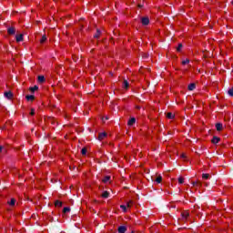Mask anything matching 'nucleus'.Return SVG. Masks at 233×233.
I'll return each mask as SVG.
<instances>
[{
	"label": "nucleus",
	"mask_w": 233,
	"mask_h": 233,
	"mask_svg": "<svg viewBox=\"0 0 233 233\" xmlns=\"http://www.w3.org/2000/svg\"><path fill=\"white\" fill-rule=\"evenodd\" d=\"M189 217H190V212H188L187 210H184L181 212V218L184 221H187V219H188Z\"/></svg>",
	"instance_id": "f257e3e1"
},
{
	"label": "nucleus",
	"mask_w": 233,
	"mask_h": 233,
	"mask_svg": "<svg viewBox=\"0 0 233 233\" xmlns=\"http://www.w3.org/2000/svg\"><path fill=\"white\" fill-rule=\"evenodd\" d=\"M7 34H8L9 35H15V27H9V28L7 29Z\"/></svg>",
	"instance_id": "f03ea898"
},
{
	"label": "nucleus",
	"mask_w": 233,
	"mask_h": 233,
	"mask_svg": "<svg viewBox=\"0 0 233 233\" xmlns=\"http://www.w3.org/2000/svg\"><path fill=\"white\" fill-rule=\"evenodd\" d=\"M219 141H221V138H219L218 137H213V138L211 139V143H213V145H218Z\"/></svg>",
	"instance_id": "7ed1b4c3"
},
{
	"label": "nucleus",
	"mask_w": 233,
	"mask_h": 233,
	"mask_svg": "<svg viewBox=\"0 0 233 233\" xmlns=\"http://www.w3.org/2000/svg\"><path fill=\"white\" fill-rule=\"evenodd\" d=\"M141 23H142V25L147 26V25H148L150 23V19H148V17H143L141 19Z\"/></svg>",
	"instance_id": "20e7f679"
},
{
	"label": "nucleus",
	"mask_w": 233,
	"mask_h": 233,
	"mask_svg": "<svg viewBox=\"0 0 233 233\" xmlns=\"http://www.w3.org/2000/svg\"><path fill=\"white\" fill-rule=\"evenodd\" d=\"M105 137H106V132H102V133L98 134L99 141H103V139H105Z\"/></svg>",
	"instance_id": "39448f33"
},
{
	"label": "nucleus",
	"mask_w": 233,
	"mask_h": 233,
	"mask_svg": "<svg viewBox=\"0 0 233 233\" xmlns=\"http://www.w3.org/2000/svg\"><path fill=\"white\" fill-rule=\"evenodd\" d=\"M216 129H217L218 132H221V130H223V124L217 123L216 124Z\"/></svg>",
	"instance_id": "423d86ee"
},
{
	"label": "nucleus",
	"mask_w": 233,
	"mask_h": 233,
	"mask_svg": "<svg viewBox=\"0 0 233 233\" xmlns=\"http://www.w3.org/2000/svg\"><path fill=\"white\" fill-rule=\"evenodd\" d=\"M5 96L7 99H12V97H14V94H12V91L5 92Z\"/></svg>",
	"instance_id": "0eeeda50"
},
{
	"label": "nucleus",
	"mask_w": 233,
	"mask_h": 233,
	"mask_svg": "<svg viewBox=\"0 0 233 233\" xmlns=\"http://www.w3.org/2000/svg\"><path fill=\"white\" fill-rule=\"evenodd\" d=\"M109 196H110V193L108 191H104L101 195V198H103L104 199H107Z\"/></svg>",
	"instance_id": "6e6552de"
},
{
	"label": "nucleus",
	"mask_w": 233,
	"mask_h": 233,
	"mask_svg": "<svg viewBox=\"0 0 233 233\" xmlns=\"http://www.w3.org/2000/svg\"><path fill=\"white\" fill-rule=\"evenodd\" d=\"M15 39H16V43H21V41H23V39H24L23 34L16 35Z\"/></svg>",
	"instance_id": "1a4fd4ad"
},
{
	"label": "nucleus",
	"mask_w": 233,
	"mask_h": 233,
	"mask_svg": "<svg viewBox=\"0 0 233 233\" xmlns=\"http://www.w3.org/2000/svg\"><path fill=\"white\" fill-rule=\"evenodd\" d=\"M135 124H136V118L135 117L130 118L127 122L128 127H132V125H135Z\"/></svg>",
	"instance_id": "9d476101"
},
{
	"label": "nucleus",
	"mask_w": 233,
	"mask_h": 233,
	"mask_svg": "<svg viewBox=\"0 0 233 233\" xmlns=\"http://www.w3.org/2000/svg\"><path fill=\"white\" fill-rule=\"evenodd\" d=\"M125 232H127V227L125 226L118 227V233H125Z\"/></svg>",
	"instance_id": "9b49d317"
},
{
	"label": "nucleus",
	"mask_w": 233,
	"mask_h": 233,
	"mask_svg": "<svg viewBox=\"0 0 233 233\" xmlns=\"http://www.w3.org/2000/svg\"><path fill=\"white\" fill-rule=\"evenodd\" d=\"M25 99H26L27 101H34V100L35 99V96L34 95H27V96H25Z\"/></svg>",
	"instance_id": "f8f14e48"
},
{
	"label": "nucleus",
	"mask_w": 233,
	"mask_h": 233,
	"mask_svg": "<svg viewBox=\"0 0 233 233\" xmlns=\"http://www.w3.org/2000/svg\"><path fill=\"white\" fill-rule=\"evenodd\" d=\"M55 207L61 208V207H63V202L59 201V200H56L55 201Z\"/></svg>",
	"instance_id": "ddd939ff"
},
{
	"label": "nucleus",
	"mask_w": 233,
	"mask_h": 233,
	"mask_svg": "<svg viewBox=\"0 0 233 233\" xmlns=\"http://www.w3.org/2000/svg\"><path fill=\"white\" fill-rule=\"evenodd\" d=\"M46 81V79L45 78L44 76H38V83H45Z\"/></svg>",
	"instance_id": "4468645a"
},
{
	"label": "nucleus",
	"mask_w": 233,
	"mask_h": 233,
	"mask_svg": "<svg viewBox=\"0 0 233 233\" xmlns=\"http://www.w3.org/2000/svg\"><path fill=\"white\" fill-rule=\"evenodd\" d=\"M128 86H130V85L128 84V81L124 80L123 81V88H126V90H128Z\"/></svg>",
	"instance_id": "2eb2a0df"
},
{
	"label": "nucleus",
	"mask_w": 233,
	"mask_h": 233,
	"mask_svg": "<svg viewBox=\"0 0 233 233\" xmlns=\"http://www.w3.org/2000/svg\"><path fill=\"white\" fill-rule=\"evenodd\" d=\"M195 88H196V84H194V83L189 84L187 86V89L189 91L195 90Z\"/></svg>",
	"instance_id": "dca6fc26"
},
{
	"label": "nucleus",
	"mask_w": 233,
	"mask_h": 233,
	"mask_svg": "<svg viewBox=\"0 0 233 233\" xmlns=\"http://www.w3.org/2000/svg\"><path fill=\"white\" fill-rule=\"evenodd\" d=\"M133 205H134V201H132V200H129L127 203V208H132V207H133Z\"/></svg>",
	"instance_id": "f3484780"
},
{
	"label": "nucleus",
	"mask_w": 233,
	"mask_h": 233,
	"mask_svg": "<svg viewBox=\"0 0 233 233\" xmlns=\"http://www.w3.org/2000/svg\"><path fill=\"white\" fill-rule=\"evenodd\" d=\"M155 181L156 183H161V181H163V177H161V175L157 176Z\"/></svg>",
	"instance_id": "a211bd4d"
},
{
	"label": "nucleus",
	"mask_w": 233,
	"mask_h": 233,
	"mask_svg": "<svg viewBox=\"0 0 233 233\" xmlns=\"http://www.w3.org/2000/svg\"><path fill=\"white\" fill-rule=\"evenodd\" d=\"M103 183H108V181H110V176H106L103 179H102Z\"/></svg>",
	"instance_id": "6ab92c4d"
},
{
	"label": "nucleus",
	"mask_w": 233,
	"mask_h": 233,
	"mask_svg": "<svg viewBox=\"0 0 233 233\" xmlns=\"http://www.w3.org/2000/svg\"><path fill=\"white\" fill-rule=\"evenodd\" d=\"M30 92H35V90H39V87L37 86H34L33 87L29 88Z\"/></svg>",
	"instance_id": "aec40b11"
},
{
	"label": "nucleus",
	"mask_w": 233,
	"mask_h": 233,
	"mask_svg": "<svg viewBox=\"0 0 233 233\" xmlns=\"http://www.w3.org/2000/svg\"><path fill=\"white\" fill-rule=\"evenodd\" d=\"M86 152H88V149H86V147H83L81 150L82 156H86Z\"/></svg>",
	"instance_id": "412c9836"
},
{
	"label": "nucleus",
	"mask_w": 233,
	"mask_h": 233,
	"mask_svg": "<svg viewBox=\"0 0 233 233\" xmlns=\"http://www.w3.org/2000/svg\"><path fill=\"white\" fill-rule=\"evenodd\" d=\"M8 204L11 206V207H14L15 205V198H11V200L8 202Z\"/></svg>",
	"instance_id": "4be33fe9"
},
{
	"label": "nucleus",
	"mask_w": 233,
	"mask_h": 233,
	"mask_svg": "<svg viewBox=\"0 0 233 233\" xmlns=\"http://www.w3.org/2000/svg\"><path fill=\"white\" fill-rule=\"evenodd\" d=\"M46 42V35H43L42 38L40 39V44L43 45Z\"/></svg>",
	"instance_id": "5701e85b"
},
{
	"label": "nucleus",
	"mask_w": 233,
	"mask_h": 233,
	"mask_svg": "<svg viewBox=\"0 0 233 233\" xmlns=\"http://www.w3.org/2000/svg\"><path fill=\"white\" fill-rule=\"evenodd\" d=\"M167 119H174V114L168 112V113L167 114Z\"/></svg>",
	"instance_id": "b1692460"
},
{
	"label": "nucleus",
	"mask_w": 233,
	"mask_h": 233,
	"mask_svg": "<svg viewBox=\"0 0 233 233\" xmlns=\"http://www.w3.org/2000/svg\"><path fill=\"white\" fill-rule=\"evenodd\" d=\"M188 63H190V59H188V58H187V59H185V60H183L182 62H181V65H188Z\"/></svg>",
	"instance_id": "393cba45"
},
{
	"label": "nucleus",
	"mask_w": 233,
	"mask_h": 233,
	"mask_svg": "<svg viewBox=\"0 0 233 233\" xmlns=\"http://www.w3.org/2000/svg\"><path fill=\"white\" fill-rule=\"evenodd\" d=\"M100 35H101V31H99V29H97L96 34L95 35L96 39L99 38Z\"/></svg>",
	"instance_id": "a878e982"
},
{
	"label": "nucleus",
	"mask_w": 233,
	"mask_h": 233,
	"mask_svg": "<svg viewBox=\"0 0 233 233\" xmlns=\"http://www.w3.org/2000/svg\"><path fill=\"white\" fill-rule=\"evenodd\" d=\"M178 183H179L180 185H183V184L185 183V178H183V177H180L178 178Z\"/></svg>",
	"instance_id": "bb28decb"
},
{
	"label": "nucleus",
	"mask_w": 233,
	"mask_h": 233,
	"mask_svg": "<svg viewBox=\"0 0 233 233\" xmlns=\"http://www.w3.org/2000/svg\"><path fill=\"white\" fill-rule=\"evenodd\" d=\"M208 177H210V175L208 173L202 175L203 179H208Z\"/></svg>",
	"instance_id": "cd10ccee"
},
{
	"label": "nucleus",
	"mask_w": 233,
	"mask_h": 233,
	"mask_svg": "<svg viewBox=\"0 0 233 233\" xmlns=\"http://www.w3.org/2000/svg\"><path fill=\"white\" fill-rule=\"evenodd\" d=\"M63 212H64V214L70 212V208H68V207L64 208Z\"/></svg>",
	"instance_id": "c85d7f7f"
},
{
	"label": "nucleus",
	"mask_w": 233,
	"mask_h": 233,
	"mask_svg": "<svg viewBox=\"0 0 233 233\" xmlns=\"http://www.w3.org/2000/svg\"><path fill=\"white\" fill-rule=\"evenodd\" d=\"M5 152H6V150L5 149V147L0 146V154H5Z\"/></svg>",
	"instance_id": "c756f323"
},
{
	"label": "nucleus",
	"mask_w": 233,
	"mask_h": 233,
	"mask_svg": "<svg viewBox=\"0 0 233 233\" xmlns=\"http://www.w3.org/2000/svg\"><path fill=\"white\" fill-rule=\"evenodd\" d=\"M181 48H183V44H179L177 48V52H181Z\"/></svg>",
	"instance_id": "7c9ffc66"
},
{
	"label": "nucleus",
	"mask_w": 233,
	"mask_h": 233,
	"mask_svg": "<svg viewBox=\"0 0 233 233\" xmlns=\"http://www.w3.org/2000/svg\"><path fill=\"white\" fill-rule=\"evenodd\" d=\"M120 208H122L123 212H127V206L121 205Z\"/></svg>",
	"instance_id": "2f4dec72"
},
{
	"label": "nucleus",
	"mask_w": 233,
	"mask_h": 233,
	"mask_svg": "<svg viewBox=\"0 0 233 233\" xmlns=\"http://www.w3.org/2000/svg\"><path fill=\"white\" fill-rule=\"evenodd\" d=\"M180 157H182V159H187V154L182 153V154L180 155Z\"/></svg>",
	"instance_id": "473e14b6"
},
{
	"label": "nucleus",
	"mask_w": 233,
	"mask_h": 233,
	"mask_svg": "<svg viewBox=\"0 0 233 233\" xmlns=\"http://www.w3.org/2000/svg\"><path fill=\"white\" fill-rule=\"evenodd\" d=\"M35 111L34 109H31L30 116H35Z\"/></svg>",
	"instance_id": "72a5a7b5"
},
{
	"label": "nucleus",
	"mask_w": 233,
	"mask_h": 233,
	"mask_svg": "<svg viewBox=\"0 0 233 233\" xmlns=\"http://www.w3.org/2000/svg\"><path fill=\"white\" fill-rule=\"evenodd\" d=\"M193 185H194V186H196V185H199V186H201V183L193 182Z\"/></svg>",
	"instance_id": "f704fd0d"
},
{
	"label": "nucleus",
	"mask_w": 233,
	"mask_h": 233,
	"mask_svg": "<svg viewBox=\"0 0 233 233\" xmlns=\"http://www.w3.org/2000/svg\"><path fill=\"white\" fill-rule=\"evenodd\" d=\"M138 8H143V5H138Z\"/></svg>",
	"instance_id": "c9c22d12"
},
{
	"label": "nucleus",
	"mask_w": 233,
	"mask_h": 233,
	"mask_svg": "<svg viewBox=\"0 0 233 233\" xmlns=\"http://www.w3.org/2000/svg\"><path fill=\"white\" fill-rule=\"evenodd\" d=\"M137 108H138V109H139V106H137Z\"/></svg>",
	"instance_id": "e433bc0d"
}]
</instances>
